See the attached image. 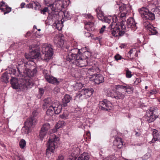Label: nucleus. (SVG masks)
I'll return each instance as SVG.
<instances>
[{
	"label": "nucleus",
	"mask_w": 160,
	"mask_h": 160,
	"mask_svg": "<svg viewBox=\"0 0 160 160\" xmlns=\"http://www.w3.org/2000/svg\"><path fill=\"white\" fill-rule=\"evenodd\" d=\"M129 89L130 91H132L133 90V88L132 87H130L129 85H127L125 86V91L126 92H128V89Z\"/></svg>",
	"instance_id": "3c124183"
},
{
	"label": "nucleus",
	"mask_w": 160,
	"mask_h": 160,
	"mask_svg": "<svg viewBox=\"0 0 160 160\" xmlns=\"http://www.w3.org/2000/svg\"><path fill=\"white\" fill-rule=\"evenodd\" d=\"M89 156L86 153H83L80 155L77 160H89Z\"/></svg>",
	"instance_id": "cd10ccee"
},
{
	"label": "nucleus",
	"mask_w": 160,
	"mask_h": 160,
	"mask_svg": "<svg viewBox=\"0 0 160 160\" xmlns=\"http://www.w3.org/2000/svg\"><path fill=\"white\" fill-rule=\"evenodd\" d=\"M34 122H36L35 120H34L33 118H29L24 123V126L22 128V132L28 134L31 131V127H32L34 125Z\"/></svg>",
	"instance_id": "0eeeda50"
},
{
	"label": "nucleus",
	"mask_w": 160,
	"mask_h": 160,
	"mask_svg": "<svg viewBox=\"0 0 160 160\" xmlns=\"http://www.w3.org/2000/svg\"><path fill=\"white\" fill-rule=\"evenodd\" d=\"M10 81L13 88L17 89L19 88H20V85L19 84L18 79L16 78L12 77L10 80Z\"/></svg>",
	"instance_id": "aec40b11"
},
{
	"label": "nucleus",
	"mask_w": 160,
	"mask_h": 160,
	"mask_svg": "<svg viewBox=\"0 0 160 160\" xmlns=\"http://www.w3.org/2000/svg\"><path fill=\"white\" fill-rule=\"evenodd\" d=\"M96 70L93 68H89L88 69V72L89 74L91 73V72H94L95 71V72Z\"/></svg>",
	"instance_id": "13d9d810"
},
{
	"label": "nucleus",
	"mask_w": 160,
	"mask_h": 160,
	"mask_svg": "<svg viewBox=\"0 0 160 160\" xmlns=\"http://www.w3.org/2000/svg\"><path fill=\"white\" fill-rule=\"evenodd\" d=\"M124 97H125V96L123 94H122V93H119V94H118V95L117 96H114V97H115V98L117 99H124Z\"/></svg>",
	"instance_id": "c9c22d12"
},
{
	"label": "nucleus",
	"mask_w": 160,
	"mask_h": 160,
	"mask_svg": "<svg viewBox=\"0 0 160 160\" xmlns=\"http://www.w3.org/2000/svg\"><path fill=\"white\" fill-rule=\"evenodd\" d=\"M84 85H82L81 83H77L73 86V88L75 91L79 90L80 91L84 87Z\"/></svg>",
	"instance_id": "393cba45"
},
{
	"label": "nucleus",
	"mask_w": 160,
	"mask_h": 160,
	"mask_svg": "<svg viewBox=\"0 0 160 160\" xmlns=\"http://www.w3.org/2000/svg\"><path fill=\"white\" fill-rule=\"evenodd\" d=\"M149 23L148 22H143V24L144 27H147V29H148V27H150L149 26Z\"/></svg>",
	"instance_id": "603ef678"
},
{
	"label": "nucleus",
	"mask_w": 160,
	"mask_h": 160,
	"mask_svg": "<svg viewBox=\"0 0 160 160\" xmlns=\"http://www.w3.org/2000/svg\"><path fill=\"white\" fill-rule=\"evenodd\" d=\"M10 76V74L5 72L3 74L1 78L2 81L6 83H8L9 82L8 79Z\"/></svg>",
	"instance_id": "5701e85b"
},
{
	"label": "nucleus",
	"mask_w": 160,
	"mask_h": 160,
	"mask_svg": "<svg viewBox=\"0 0 160 160\" xmlns=\"http://www.w3.org/2000/svg\"><path fill=\"white\" fill-rule=\"evenodd\" d=\"M60 21H58L57 22H55L54 23L53 25V28H55L57 29L59 31H60V29H59L60 24Z\"/></svg>",
	"instance_id": "f704fd0d"
},
{
	"label": "nucleus",
	"mask_w": 160,
	"mask_h": 160,
	"mask_svg": "<svg viewBox=\"0 0 160 160\" xmlns=\"http://www.w3.org/2000/svg\"><path fill=\"white\" fill-rule=\"evenodd\" d=\"M68 112L66 110L64 112L62 116H61V118H62L63 119L66 118L68 117Z\"/></svg>",
	"instance_id": "c03bdc74"
},
{
	"label": "nucleus",
	"mask_w": 160,
	"mask_h": 160,
	"mask_svg": "<svg viewBox=\"0 0 160 160\" xmlns=\"http://www.w3.org/2000/svg\"><path fill=\"white\" fill-rule=\"evenodd\" d=\"M18 160H24V158L23 157H18Z\"/></svg>",
	"instance_id": "338daca9"
},
{
	"label": "nucleus",
	"mask_w": 160,
	"mask_h": 160,
	"mask_svg": "<svg viewBox=\"0 0 160 160\" xmlns=\"http://www.w3.org/2000/svg\"><path fill=\"white\" fill-rule=\"evenodd\" d=\"M33 5L34 9L35 10H38L41 7V5L40 3L37 2H33Z\"/></svg>",
	"instance_id": "7c9ffc66"
},
{
	"label": "nucleus",
	"mask_w": 160,
	"mask_h": 160,
	"mask_svg": "<svg viewBox=\"0 0 160 160\" xmlns=\"http://www.w3.org/2000/svg\"><path fill=\"white\" fill-rule=\"evenodd\" d=\"M115 157L114 156H111L109 157H107L102 160H115Z\"/></svg>",
	"instance_id": "37998d69"
},
{
	"label": "nucleus",
	"mask_w": 160,
	"mask_h": 160,
	"mask_svg": "<svg viewBox=\"0 0 160 160\" xmlns=\"http://www.w3.org/2000/svg\"><path fill=\"white\" fill-rule=\"evenodd\" d=\"M96 11L97 12V15L101 12L100 10V8H99L96 9Z\"/></svg>",
	"instance_id": "052dcab7"
},
{
	"label": "nucleus",
	"mask_w": 160,
	"mask_h": 160,
	"mask_svg": "<svg viewBox=\"0 0 160 160\" xmlns=\"http://www.w3.org/2000/svg\"><path fill=\"white\" fill-rule=\"evenodd\" d=\"M29 54L28 56L25 55L26 58L29 61L34 59H42L47 61L51 58L53 55L52 49L48 46L43 47L42 50V54L40 51L36 49L35 45H30L29 46Z\"/></svg>",
	"instance_id": "f257e3e1"
},
{
	"label": "nucleus",
	"mask_w": 160,
	"mask_h": 160,
	"mask_svg": "<svg viewBox=\"0 0 160 160\" xmlns=\"http://www.w3.org/2000/svg\"><path fill=\"white\" fill-rule=\"evenodd\" d=\"M54 112L56 114H58L60 113V109H57V108L55 107V110L54 111Z\"/></svg>",
	"instance_id": "5fc2aeb1"
},
{
	"label": "nucleus",
	"mask_w": 160,
	"mask_h": 160,
	"mask_svg": "<svg viewBox=\"0 0 160 160\" xmlns=\"http://www.w3.org/2000/svg\"><path fill=\"white\" fill-rule=\"evenodd\" d=\"M80 50L77 48L71 49L66 56V59L67 61L72 62L79 56L81 55Z\"/></svg>",
	"instance_id": "20e7f679"
},
{
	"label": "nucleus",
	"mask_w": 160,
	"mask_h": 160,
	"mask_svg": "<svg viewBox=\"0 0 160 160\" xmlns=\"http://www.w3.org/2000/svg\"><path fill=\"white\" fill-rule=\"evenodd\" d=\"M26 7L28 8H33V2L27 4L26 5Z\"/></svg>",
	"instance_id": "8fccbe9b"
},
{
	"label": "nucleus",
	"mask_w": 160,
	"mask_h": 160,
	"mask_svg": "<svg viewBox=\"0 0 160 160\" xmlns=\"http://www.w3.org/2000/svg\"><path fill=\"white\" fill-rule=\"evenodd\" d=\"M62 106L63 107H65L67 106V104L70 101H69L66 102L67 101H62Z\"/></svg>",
	"instance_id": "864d4df0"
},
{
	"label": "nucleus",
	"mask_w": 160,
	"mask_h": 160,
	"mask_svg": "<svg viewBox=\"0 0 160 160\" xmlns=\"http://www.w3.org/2000/svg\"><path fill=\"white\" fill-rule=\"evenodd\" d=\"M140 135H141V133H140V132H137L135 133V135L136 136L138 137V136H140Z\"/></svg>",
	"instance_id": "69168bd1"
},
{
	"label": "nucleus",
	"mask_w": 160,
	"mask_h": 160,
	"mask_svg": "<svg viewBox=\"0 0 160 160\" xmlns=\"http://www.w3.org/2000/svg\"><path fill=\"white\" fill-rule=\"evenodd\" d=\"M106 27L105 26H103V27L101 28L100 31V33H102L104 31L105 28Z\"/></svg>",
	"instance_id": "6e6d98bb"
},
{
	"label": "nucleus",
	"mask_w": 160,
	"mask_h": 160,
	"mask_svg": "<svg viewBox=\"0 0 160 160\" xmlns=\"http://www.w3.org/2000/svg\"><path fill=\"white\" fill-rule=\"evenodd\" d=\"M139 11L144 19L152 20L155 18L154 14L147 8L142 7L139 9Z\"/></svg>",
	"instance_id": "423d86ee"
},
{
	"label": "nucleus",
	"mask_w": 160,
	"mask_h": 160,
	"mask_svg": "<svg viewBox=\"0 0 160 160\" xmlns=\"http://www.w3.org/2000/svg\"><path fill=\"white\" fill-rule=\"evenodd\" d=\"M72 62L75 63L77 66L80 67L86 66L88 64V61L87 59L82 58L81 55L76 59Z\"/></svg>",
	"instance_id": "1a4fd4ad"
},
{
	"label": "nucleus",
	"mask_w": 160,
	"mask_h": 160,
	"mask_svg": "<svg viewBox=\"0 0 160 160\" xmlns=\"http://www.w3.org/2000/svg\"><path fill=\"white\" fill-rule=\"evenodd\" d=\"M77 158V157L75 156L74 157L70 156L68 160H76Z\"/></svg>",
	"instance_id": "4d7b16f0"
},
{
	"label": "nucleus",
	"mask_w": 160,
	"mask_h": 160,
	"mask_svg": "<svg viewBox=\"0 0 160 160\" xmlns=\"http://www.w3.org/2000/svg\"><path fill=\"white\" fill-rule=\"evenodd\" d=\"M119 9L121 11L118 15V17L121 18H123L124 20L125 18H123L126 17L128 12V11L126 10V7L124 5L121 6L119 7Z\"/></svg>",
	"instance_id": "6ab92c4d"
},
{
	"label": "nucleus",
	"mask_w": 160,
	"mask_h": 160,
	"mask_svg": "<svg viewBox=\"0 0 160 160\" xmlns=\"http://www.w3.org/2000/svg\"><path fill=\"white\" fill-rule=\"evenodd\" d=\"M99 104V106L102 108V109H105V107H108L107 101H100Z\"/></svg>",
	"instance_id": "c756f323"
},
{
	"label": "nucleus",
	"mask_w": 160,
	"mask_h": 160,
	"mask_svg": "<svg viewBox=\"0 0 160 160\" xmlns=\"http://www.w3.org/2000/svg\"><path fill=\"white\" fill-rule=\"evenodd\" d=\"M97 16L100 20H103L105 17L104 16L103 13L102 11L97 15Z\"/></svg>",
	"instance_id": "473e14b6"
},
{
	"label": "nucleus",
	"mask_w": 160,
	"mask_h": 160,
	"mask_svg": "<svg viewBox=\"0 0 160 160\" xmlns=\"http://www.w3.org/2000/svg\"><path fill=\"white\" fill-rule=\"evenodd\" d=\"M13 74L14 75L16 76H18V73H17L16 70L15 69H13Z\"/></svg>",
	"instance_id": "bf43d9fd"
},
{
	"label": "nucleus",
	"mask_w": 160,
	"mask_h": 160,
	"mask_svg": "<svg viewBox=\"0 0 160 160\" xmlns=\"http://www.w3.org/2000/svg\"><path fill=\"white\" fill-rule=\"evenodd\" d=\"M26 145V142L25 141L24 139H22L19 142V146L20 148L23 149Z\"/></svg>",
	"instance_id": "72a5a7b5"
},
{
	"label": "nucleus",
	"mask_w": 160,
	"mask_h": 160,
	"mask_svg": "<svg viewBox=\"0 0 160 160\" xmlns=\"http://www.w3.org/2000/svg\"><path fill=\"white\" fill-rule=\"evenodd\" d=\"M61 15L62 16V19L61 20L62 23H63V22L67 20L69 18V15L68 14V12L67 11H62L61 10Z\"/></svg>",
	"instance_id": "4be33fe9"
},
{
	"label": "nucleus",
	"mask_w": 160,
	"mask_h": 160,
	"mask_svg": "<svg viewBox=\"0 0 160 160\" xmlns=\"http://www.w3.org/2000/svg\"><path fill=\"white\" fill-rule=\"evenodd\" d=\"M0 10L5 14L11 11V8L6 5L4 2H0Z\"/></svg>",
	"instance_id": "f8f14e48"
},
{
	"label": "nucleus",
	"mask_w": 160,
	"mask_h": 160,
	"mask_svg": "<svg viewBox=\"0 0 160 160\" xmlns=\"http://www.w3.org/2000/svg\"><path fill=\"white\" fill-rule=\"evenodd\" d=\"M126 24H127L128 28H133L134 29H137V23L135 22L133 18H129L127 20V22H126Z\"/></svg>",
	"instance_id": "4468645a"
},
{
	"label": "nucleus",
	"mask_w": 160,
	"mask_h": 160,
	"mask_svg": "<svg viewBox=\"0 0 160 160\" xmlns=\"http://www.w3.org/2000/svg\"><path fill=\"white\" fill-rule=\"evenodd\" d=\"M105 22L110 23L111 22V20L110 19L108 18L107 17H105L103 20Z\"/></svg>",
	"instance_id": "09e8293b"
},
{
	"label": "nucleus",
	"mask_w": 160,
	"mask_h": 160,
	"mask_svg": "<svg viewBox=\"0 0 160 160\" xmlns=\"http://www.w3.org/2000/svg\"><path fill=\"white\" fill-rule=\"evenodd\" d=\"M62 1V7L64 8L67 7L69 4V0H61Z\"/></svg>",
	"instance_id": "2f4dec72"
},
{
	"label": "nucleus",
	"mask_w": 160,
	"mask_h": 160,
	"mask_svg": "<svg viewBox=\"0 0 160 160\" xmlns=\"http://www.w3.org/2000/svg\"><path fill=\"white\" fill-rule=\"evenodd\" d=\"M39 93L41 94H42L44 93V91L43 89L42 88H39Z\"/></svg>",
	"instance_id": "680f3d73"
},
{
	"label": "nucleus",
	"mask_w": 160,
	"mask_h": 160,
	"mask_svg": "<svg viewBox=\"0 0 160 160\" xmlns=\"http://www.w3.org/2000/svg\"><path fill=\"white\" fill-rule=\"evenodd\" d=\"M33 85L34 83L29 79L28 80L23 81V83L22 84V85L21 84V85L22 87L23 90H25L27 88H31Z\"/></svg>",
	"instance_id": "a211bd4d"
},
{
	"label": "nucleus",
	"mask_w": 160,
	"mask_h": 160,
	"mask_svg": "<svg viewBox=\"0 0 160 160\" xmlns=\"http://www.w3.org/2000/svg\"><path fill=\"white\" fill-rule=\"evenodd\" d=\"M113 143L114 145L117 146L118 148H121L123 145L122 138L118 137H117L114 141Z\"/></svg>",
	"instance_id": "412c9836"
},
{
	"label": "nucleus",
	"mask_w": 160,
	"mask_h": 160,
	"mask_svg": "<svg viewBox=\"0 0 160 160\" xmlns=\"http://www.w3.org/2000/svg\"><path fill=\"white\" fill-rule=\"evenodd\" d=\"M148 29L150 32V35H157L158 33L156 28L153 26L148 27Z\"/></svg>",
	"instance_id": "b1692460"
},
{
	"label": "nucleus",
	"mask_w": 160,
	"mask_h": 160,
	"mask_svg": "<svg viewBox=\"0 0 160 160\" xmlns=\"http://www.w3.org/2000/svg\"><path fill=\"white\" fill-rule=\"evenodd\" d=\"M50 128V124L48 123H44L41 128L39 136L40 139L42 140L46 135L47 132Z\"/></svg>",
	"instance_id": "9d476101"
},
{
	"label": "nucleus",
	"mask_w": 160,
	"mask_h": 160,
	"mask_svg": "<svg viewBox=\"0 0 160 160\" xmlns=\"http://www.w3.org/2000/svg\"><path fill=\"white\" fill-rule=\"evenodd\" d=\"M157 110L156 107H152L147 111L146 118L148 122H153L157 117V116L155 115Z\"/></svg>",
	"instance_id": "39448f33"
},
{
	"label": "nucleus",
	"mask_w": 160,
	"mask_h": 160,
	"mask_svg": "<svg viewBox=\"0 0 160 160\" xmlns=\"http://www.w3.org/2000/svg\"><path fill=\"white\" fill-rule=\"evenodd\" d=\"M131 72L128 69L126 71V77L127 78H129L132 76V75L131 74Z\"/></svg>",
	"instance_id": "79ce46f5"
},
{
	"label": "nucleus",
	"mask_w": 160,
	"mask_h": 160,
	"mask_svg": "<svg viewBox=\"0 0 160 160\" xmlns=\"http://www.w3.org/2000/svg\"><path fill=\"white\" fill-rule=\"evenodd\" d=\"M53 41L54 43L58 46H60V34H58L56 35L54 37L53 40Z\"/></svg>",
	"instance_id": "c85d7f7f"
},
{
	"label": "nucleus",
	"mask_w": 160,
	"mask_h": 160,
	"mask_svg": "<svg viewBox=\"0 0 160 160\" xmlns=\"http://www.w3.org/2000/svg\"><path fill=\"white\" fill-rule=\"evenodd\" d=\"M150 7H155L152 9L151 11L154 14V16L156 15L157 17H160V6L156 7L153 2H151L149 5Z\"/></svg>",
	"instance_id": "2eb2a0df"
},
{
	"label": "nucleus",
	"mask_w": 160,
	"mask_h": 160,
	"mask_svg": "<svg viewBox=\"0 0 160 160\" xmlns=\"http://www.w3.org/2000/svg\"><path fill=\"white\" fill-rule=\"evenodd\" d=\"M27 73V75L29 77L33 76L35 74L34 72L33 71H32L31 70H29L28 71Z\"/></svg>",
	"instance_id": "58836bf2"
},
{
	"label": "nucleus",
	"mask_w": 160,
	"mask_h": 160,
	"mask_svg": "<svg viewBox=\"0 0 160 160\" xmlns=\"http://www.w3.org/2000/svg\"><path fill=\"white\" fill-rule=\"evenodd\" d=\"M115 59L118 61V60L121 59L122 58V57L118 54H117L116 55L114 56Z\"/></svg>",
	"instance_id": "49530a36"
},
{
	"label": "nucleus",
	"mask_w": 160,
	"mask_h": 160,
	"mask_svg": "<svg viewBox=\"0 0 160 160\" xmlns=\"http://www.w3.org/2000/svg\"><path fill=\"white\" fill-rule=\"evenodd\" d=\"M91 55V52L88 51V49L85 51L81 55V56L85 59L89 58Z\"/></svg>",
	"instance_id": "bb28decb"
},
{
	"label": "nucleus",
	"mask_w": 160,
	"mask_h": 160,
	"mask_svg": "<svg viewBox=\"0 0 160 160\" xmlns=\"http://www.w3.org/2000/svg\"><path fill=\"white\" fill-rule=\"evenodd\" d=\"M38 112L36 110L34 111L32 113V115L33 116L32 117L30 118H32L33 119V120H35L36 122H34V123L36 122V119L35 118V117H36L38 115Z\"/></svg>",
	"instance_id": "e433bc0d"
},
{
	"label": "nucleus",
	"mask_w": 160,
	"mask_h": 160,
	"mask_svg": "<svg viewBox=\"0 0 160 160\" xmlns=\"http://www.w3.org/2000/svg\"><path fill=\"white\" fill-rule=\"evenodd\" d=\"M48 8L46 7H44L43 9H40V13L42 14H45L46 13L48 12Z\"/></svg>",
	"instance_id": "4c0bfd02"
},
{
	"label": "nucleus",
	"mask_w": 160,
	"mask_h": 160,
	"mask_svg": "<svg viewBox=\"0 0 160 160\" xmlns=\"http://www.w3.org/2000/svg\"><path fill=\"white\" fill-rule=\"evenodd\" d=\"M93 77H95L94 79L95 83L97 84H99L100 83L103 82L104 81V77L103 76L100 74L96 75L93 74L91 75Z\"/></svg>",
	"instance_id": "f3484780"
},
{
	"label": "nucleus",
	"mask_w": 160,
	"mask_h": 160,
	"mask_svg": "<svg viewBox=\"0 0 160 160\" xmlns=\"http://www.w3.org/2000/svg\"><path fill=\"white\" fill-rule=\"evenodd\" d=\"M59 125L58 123H57L54 128L51 129L49 131L51 134L47 143V154L48 152L49 153V151L53 153L55 148L58 147V144L59 145L60 135L57 132L58 130L60 128Z\"/></svg>",
	"instance_id": "f03ea898"
},
{
	"label": "nucleus",
	"mask_w": 160,
	"mask_h": 160,
	"mask_svg": "<svg viewBox=\"0 0 160 160\" xmlns=\"http://www.w3.org/2000/svg\"><path fill=\"white\" fill-rule=\"evenodd\" d=\"M116 88L117 89H118L120 88L121 89H124L125 90V86H124L122 85H117Z\"/></svg>",
	"instance_id": "de8ad7c7"
},
{
	"label": "nucleus",
	"mask_w": 160,
	"mask_h": 160,
	"mask_svg": "<svg viewBox=\"0 0 160 160\" xmlns=\"http://www.w3.org/2000/svg\"><path fill=\"white\" fill-rule=\"evenodd\" d=\"M64 100H71L72 99V97L69 95H65L63 98Z\"/></svg>",
	"instance_id": "a18cd8bd"
},
{
	"label": "nucleus",
	"mask_w": 160,
	"mask_h": 160,
	"mask_svg": "<svg viewBox=\"0 0 160 160\" xmlns=\"http://www.w3.org/2000/svg\"><path fill=\"white\" fill-rule=\"evenodd\" d=\"M93 91L94 90L92 88H86L84 87L79 92H80L81 95L83 94L90 97L92 94Z\"/></svg>",
	"instance_id": "dca6fc26"
},
{
	"label": "nucleus",
	"mask_w": 160,
	"mask_h": 160,
	"mask_svg": "<svg viewBox=\"0 0 160 160\" xmlns=\"http://www.w3.org/2000/svg\"><path fill=\"white\" fill-rule=\"evenodd\" d=\"M32 33L31 32H28L26 35V36L28 37L30 36V34Z\"/></svg>",
	"instance_id": "774afa93"
},
{
	"label": "nucleus",
	"mask_w": 160,
	"mask_h": 160,
	"mask_svg": "<svg viewBox=\"0 0 160 160\" xmlns=\"http://www.w3.org/2000/svg\"><path fill=\"white\" fill-rule=\"evenodd\" d=\"M158 131L156 129H154L152 131L153 135V139L150 142L151 143H152L155 142V141L158 140Z\"/></svg>",
	"instance_id": "a878e982"
},
{
	"label": "nucleus",
	"mask_w": 160,
	"mask_h": 160,
	"mask_svg": "<svg viewBox=\"0 0 160 160\" xmlns=\"http://www.w3.org/2000/svg\"><path fill=\"white\" fill-rule=\"evenodd\" d=\"M112 22L108 27L111 30L112 35L114 37H121L125 33L126 29V21L124 20L121 21L120 24L116 23L117 18L116 16L112 18Z\"/></svg>",
	"instance_id": "7ed1b4c3"
},
{
	"label": "nucleus",
	"mask_w": 160,
	"mask_h": 160,
	"mask_svg": "<svg viewBox=\"0 0 160 160\" xmlns=\"http://www.w3.org/2000/svg\"><path fill=\"white\" fill-rule=\"evenodd\" d=\"M157 91L156 90H153L150 92V93L151 94H154L157 93Z\"/></svg>",
	"instance_id": "e2e57ef3"
},
{
	"label": "nucleus",
	"mask_w": 160,
	"mask_h": 160,
	"mask_svg": "<svg viewBox=\"0 0 160 160\" xmlns=\"http://www.w3.org/2000/svg\"><path fill=\"white\" fill-rule=\"evenodd\" d=\"M25 5V3L24 2H22L20 5L21 8H22L24 7V6Z\"/></svg>",
	"instance_id": "0e129e2a"
},
{
	"label": "nucleus",
	"mask_w": 160,
	"mask_h": 160,
	"mask_svg": "<svg viewBox=\"0 0 160 160\" xmlns=\"http://www.w3.org/2000/svg\"><path fill=\"white\" fill-rule=\"evenodd\" d=\"M85 28L86 29L88 28L87 26H89V27H92L93 26L94 23L91 22H88L85 23Z\"/></svg>",
	"instance_id": "ea45409f"
},
{
	"label": "nucleus",
	"mask_w": 160,
	"mask_h": 160,
	"mask_svg": "<svg viewBox=\"0 0 160 160\" xmlns=\"http://www.w3.org/2000/svg\"><path fill=\"white\" fill-rule=\"evenodd\" d=\"M43 74L44 75L45 78L48 82L56 85L59 83L58 81L56 78L52 76H50L48 72V71H45L43 72Z\"/></svg>",
	"instance_id": "6e6552de"
},
{
	"label": "nucleus",
	"mask_w": 160,
	"mask_h": 160,
	"mask_svg": "<svg viewBox=\"0 0 160 160\" xmlns=\"http://www.w3.org/2000/svg\"><path fill=\"white\" fill-rule=\"evenodd\" d=\"M63 37V35H61V47H62L61 51L67 52V53L69 47L67 46L66 42L65 41Z\"/></svg>",
	"instance_id": "ddd939ff"
},
{
	"label": "nucleus",
	"mask_w": 160,
	"mask_h": 160,
	"mask_svg": "<svg viewBox=\"0 0 160 160\" xmlns=\"http://www.w3.org/2000/svg\"><path fill=\"white\" fill-rule=\"evenodd\" d=\"M48 101H46L44 104V105L46 106L48 109L46 112L47 115L52 116L54 113V111L55 110V107H54L52 104L48 103Z\"/></svg>",
	"instance_id": "9b49d317"
},
{
	"label": "nucleus",
	"mask_w": 160,
	"mask_h": 160,
	"mask_svg": "<svg viewBox=\"0 0 160 160\" xmlns=\"http://www.w3.org/2000/svg\"><path fill=\"white\" fill-rule=\"evenodd\" d=\"M46 4L48 7H50L51 9H52V11H54L55 10V8H54V3H49L46 2Z\"/></svg>",
	"instance_id": "a19ab883"
}]
</instances>
